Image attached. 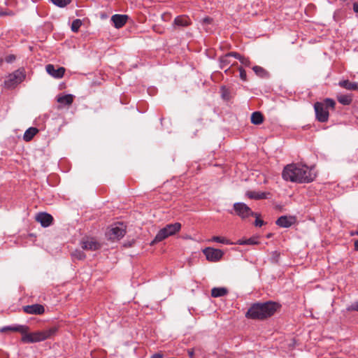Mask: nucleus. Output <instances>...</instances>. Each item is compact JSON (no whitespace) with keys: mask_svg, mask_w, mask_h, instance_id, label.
I'll return each mask as SVG.
<instances>
[{"mask_svg":"<svg viewBox=\"0 0 358 358\" xmlns=\"http://www.w3.org/2000/svg\"><path fill=\"white\" fill-rule=\"evenodd\" d=\"M248 198L252 199H266V193L255 191H249L246 193Z\"/></svg>","mask_w":358,"mask_h":358,"instance_id":"obj_22","label":"nucleus"},{"mask_svg":"<svg viewBox=\"0 0 358 358\" xmlns=\"http://www.w3.org/2000/svg\"><path fill=\"white\" fill-rule=\"evenodd\" d=\"M354 250L355 251H358V239L355 241L354 243Z\"/></svg>","mask_w":358,"mask_h":358,"instance_id":"obj_43","label":"nucleus"},{"mask_svg":"<svg viewBox=\"0 0 358 358\" xmlns=\"http://www.w3.org/2000/svg\"><path fill=\"white\" fill-rule=\"evenodd\" d=\"M15 59H16V57L14 55H9L6 57L5 61L7 63H12L15 60Z\"/></svg>","mask_w":358,"mask_h":358,"instance_id":"obj_37","label":"nucleus"},{"mask_svg":"<svg viewBox=\"0 0 358 358\" xmlns=\"http://www.w3.org/2000/svg\"><path fill=\"white\" fill-rule=\"evenodd\" d=\"M23 310L27 314L42 315L45 312V308L43 305L36 303L23 306Z\"/></svg>","mask_w":358,"mask_h":358,"instance_id":"obj_12","label":"nucleus"},{"mask_svg":"<svg viewBox=\"0 0 358 358\" xmlns=\"http://www.w3.org/2000/svg\"><path fill=\"white\" fill-rule=\"evenodd\" d=\"M252 70L255 74L260 78H266L268 76L267 71L259 66H253Z\"/></svg>","mask_w":358,"mask_h":358,"instance_id":"obj_27","label":"nucleus"},{"mask_svg":"<svg viewBox=\"0 0 358 358\" xmlns=\"http://www.w3.org/2000/svg\"><path fill=\"white\" fill-rule=\"evenodd\" d=\"M238 56V53L236 52H229L219 58L220 62V68L221 69H224L227 67L225 70L226 73H228L231 71V66H234L236 64V62H232L231 57L236 59V57Z\"/></svg>","mask_w":358,"mask_h":358,"instance_id":"obj_7","label":"nucleus"},{"mask_svg":"<svg viewBox=\"0 0 358 358\" xmlns=\"http://www.w3.org/2000/svg\"><path fill=\"white\" fill-rule=\"evenodd\" d=\"M228 294V289L225 287H214L211 289V296L214 298L221 297Z\"/></svg>","mask_w":358,"mask_h":358,"instance_id":"obj_21","label":"nucleus"},{"mask_svg":"<svg viewBox=\"0 0 358 358\" xmlns=\"http://www.w3.org/2000/svg\"><path fill=\"white\" fill-rule=\"evenodd\" d=\"M356 235H358V230L355 232Z\"/></svg>","mask_w":358,"mask_h":358,"instance_id":"obj_45","label":"nucleus"},{"mask_svg":"<svg viewBox=\"0 0 358 358\" xmlns=\"http://www.w3.org/2000/svg\"><path fill=\"white\" fill-rule=\"evenodd\" d=\"M207 260L210 262H218L222 257L224 253L220 249L206 248L203 250Z\"/></svg>","mask_w":358,"mask_h":358,"instance_id":"obj_10","label":"nucleus"},{"mask_svg":"<svg viewBox=\"0 0 358 358\" xmlns=\"http://www.w3.org/2000/svg\"><path fill=\"white\" fill-rule=\"evenodd\" d=\"M38 132V129L36 127H29L27 129L23 136V139L26 142H29L33 139L34 136Z\"/></svg>","mask_w":358,"mask_h":358,"instance_id":"obj_20","label":"nucleus"},{"mask_svg":"<svg viewBox=\"0 0 358 358\" xmlns=\"http://www.w3.org/2000/svg\"><path fill=\"white\" fill-rule=\"evenodd\" d=\"M45 69L48 74L57 79L62 78L65 73V69L64 67H59L56 69L55 66L50 64L46 65Z\"/></svg>","mask_w":358,"mask_h":358,"instance_id":"obj_13","label":"nucleus"},{"mask_svg":"<svg viewBox=\"0 0 358 358\" xmlns=\"http://www.w3.org/2000/svg\"><path fill=\"white\" fill-rule=\"evenodd\" d=\"M192 21L190 18L185 15L177 16L172 24L173 28L176 29L180 27H187L191 25Z\"/></svg>","mask_w":358,"mask_h":358,"instance_id":"obj_11","label":"nucleus"},{"mask_svg":"<svg viewBox=\"0 0 358 358\" xmlns=\"http://www.w3.org/2000/svg\"><path fill=\"white\" fill-rule=\"evenodd\" d=\"M81 247L84 250L94 251L99 249L101 245L94 238H87L85 240H83Z\"/></svg>","mask_w":358,"mask_h":358,"instance_id":"obj_16","label":"nucleus"},{"mask_svg":"<svg viewBox=\"0 0 358 358\" xmlns=\"http://www.w3.org/2000/svg\"><path fill=\"white\" fill-rule=\"evenodd\" d=\"M150 358H163V355L161 353H156L151 356Z\"/></svg>","mask_w":358,"mask_h":358,"instance_id":"obj_41","label":"nucleus"},{"mask_svg":"<svg viewBox=\"0 0 358 358\" xmlns=\"http://www.w3.org/2000/svg\"><path fill=\"white\" fill-rule=\"evenodd\" d=\"M212 241H214V242H217V243H228L229 241L223 238V237H220V236H213L212 238Z\"/></svg>","mask_w":358,"mask_h":358,"instance_id":"obj_34","label":"nucleus"},{"mask_svg":"<svg viewBox=\"0 0 358 358\" xmlns=\"http://www.w3.org/2000/svg\"><path fill=\"white\" fill-rule=\"evenodd\" d=\"M82 25V22L79 19H76L72 22L71 24V30L73 32H78L80 26Z\"/></svg>","mask_w":358,"mask_h":358,"instance_id":"obj_32","label":"nucleus"},{"mask_svg":"<svg viewBox=\"0 0 358 358\" xmlns=\"http://www.w3.org/2000/svg\"><path fill=\"white\" fill-rule=\"evenodd\" d=\"M50 1L58 7L64 8L69 5L71 0H50Z\"/></svg>","mask_w":358,"mask_h":358,"instance_id":"obj_31","label":"nucleus"},{"mask_svg":"<svg viewBox=\"0 0 358 358\" xmlns=\"http://www.w3.org/2000/svg\"><path fill=\"white\" fill-rule=\"evenodd\" d=\"M338 101L343 105H350L352 101V96L350 94H341L338 96Z\"/></svg>","mask_w":358,"mask_h":358,"instance_id":"obj_26","label":"nucleus"},{"mask_svg":"<svg viewBox=\"0 0 358 358\" xmlns=\"http://www.w3.org/2000/svg\"><path fill=\"white\" fill-rule=\"evenodd\" d=\"M36 220L40 222L42 227H48L52 224L53 217L47 213H39L36 216Z\"/></svg>","mask_w":358,"mask_h":358,"instance_id":"obj_15","label":"nucleus"},{"mask_svg":"<svg viewBox=\"0 0 358 358\" xmlns=\"http://www.w3.org/2000/svg\"><path fill=\"white\" fill-rule=\"evenodd\" d=\"M213 18L210 17H206L201 20V24L203 26V28L207 31V32H211L212 31V24H213Z\"/></svg>","mask_w":358,"mask_h":358,"instance_id":"obj_24","label":"nucleus"},{"mask_svg":"<svg viewBox=\"0 0 358 358\" xmlns=\"http://www.w3.org/2000/svg\"><path fill=\"white\" fill-rule=\"evenodd\" d=\"M125 226L122 223H119L112 226L107 235L110 240H119L125 235Z\"/></svg>","mask_w":358,"mask_h":358,"instance_id":"obj_8","label":"nucleus"},{"mask_svg":"<svg viewBox=\"0 0 358 358\" xmlns=\"http://www.w3.org/2000/svg\"><path fill=\"white\" fill-rule=\"evenodd\" d=\"M256 217V220L255 221V225L256 227H262V225H264V222L262 220H260L258 217H257V215L255 216Z\"/></svg>","mask_w":358,"mask_h":358,"instance_id":"obj_38","label":"nucleus"},{"mask_svg":"<svg viewBox=\"0 0 358 358\" xmlns=\"http://www.w3.org/2000/svg\"><path fill=\"white\" fill-rule=\"evenodd\" d=\"M72 258L77 260H83L85 259L86 255L83 251L80 250H76L71 253Z\"/></svg>","mask_w":358,"mask_h":358,"instance_id":"obj_29","label":"nucleus"},{"mask_svg":"<svg viewBox=\"0 0 358 358\" xmlns=\"http://www.w3.org/2000/svg\"><path fill=\"white\" fill-rule=\"evenodd\" d=\"M349 309L358 311V301L352 303Z\"/></svg>","mask_w":358,"mask_h":358,"instance_id":"obj_39","label":"nucleus"},{"mask_svg":"<svg viewBox=\"0 0 358 358\" xmlns=\"http://www.w3.org/2000/svg\"><path fill=\"white\" fill-rule=\"evenodd\" d=\"M238 70H239V73H240V78L243 81H246L247 80V75H246L245 71L242 67H239Z\"/></svg>","mask_w":358,"mask_h":358,"instance_id":"obj_35","label":"nucleus"},{"mask_svg":"<svg viewBox=\"0 0 358 358\" xmlns=\"http://www.w3.org/2000/svg\"><path fill=\"white\" fill-rule=\"evenodd\" d=\"M222 96L224 99H229V91L225 88V87H222Z\"/></svg>","mask_w":358,"mask_h":358,"instance_id":"obj_36","label":"nucleus"},{"mask_svg":"<svg viewBox=\"0 0 358 358\" xmlns=\"http://www.w3.org/2000/svg\"><path fill=\"white\" fill-rule=\"evenodd\" d=\"M236 59H238L240 62L244 66H250V62L248 58L244 57L238 53V56L236 57Z\"/></svg>","mask_w":358,"mask_h":358,"instance_id":"obj_33","label":"nucleus"},{"mask_svg":"<svg viewBox=\"0 0 358 358\" xmlns=\"http://www.w3.org/2000/svg\"><path fill=\"white\" fill-rule=\"evenodd\" d=\"M264 117L262 113L256 111L252 113L251 122L254 124L258 125L263 122Z\"/></svg>","mask_w":358,"mask_h":358,"instance_id":"obj_25","label":"nucleus"},{"mask_svg":"<svg viewBox=\"0 0 358 358\" xmlns=\"http://www.w3.org/2000/svg\"><path fill=\"white\" fill-rule=\"evenodd\" d=\"M57 331L56 327H50L43 331H38L32 333H22L21 341L24 343H34L45 341L51 338Z\"/></svg>","mask_w":358,"mask_h":358,"instance_id":"obj_3","label":"nucleus"},{"mask_svg":"<svg viewBox=\"0 0 358 358\" xmlns=\"http://www.w3.org/2000/svg\"><path fill=\"white\" fill-rule=\"evenodd\" d=\"M57 102L59 103L69 106L71 105L73 101V95L72 94H66L63 96H60L57 97Z\"/></svg>","mask_w":358,"mask_h":358,"instance_id":"obj_23","label":"nucleus"},{"mask_svg":"<svg viewBox=\"0 0 358 358\" xmlns=\"http://www.w3.org/2000/svg\"><path fill=\"white\" fill-rule=\"evenodd\" d=\"M4 15H5V13H3V12H0V16Z\"/></svg>","mask_w":358,"mask_h":358,"instance_id":"obj_44","label":"nucleus"},{"mask_svg":"<svg viewBox=\"0 0 358 358\" xmlns=\"http://www.w3.org/2000/svg\"><path fill=\"white\" fill-rule=\"evenodd\" d=\"M314 109L317 120L320 122H327L328 121L329 113L322 102H316L314 104Z\"/></svg>","mask_w":358,"mask_h":358,"instance_id":"obj_9","label":"nucleus"},{"mask_svg":"<svg viewBox=\"0 0 358 358\" xmlns=\"http://www.w3.org/2000/svg\"><path fill=\"white\" fill-rule=\"evenodd\" d=\"M353 10L355 13H358V3H353Z\"/></svg>","mask_w":358,"mask_h":358,"instance_id":"obj_42","label":"nucleus"},{"mask_svg":"<svg viewBox=\"0 0 358 358\" xmlns=\"http://www.w3.org/2000/svg\"><path fill=\"white\" fill-rule=\"evenodd\" d=\"M234 210L236 214L242 219L257 215V213H254L248 206L241 202L235 203L234 204Z\"/></svg>","mask_w":358,"mask_h":358,"instance_id":"obj_6","label":"nucleus"},{"mask_svg":"<svg viewBox=\"0 0 358 358\" xmlns=\"http://www.w3.org/2000/svg\"><path fill=\"white\" fill-rule=\"evenodd\" d=\"M181 229V224L179 222H175L173 224H169L164 228L161 229L154 240L151 242V245L159 243L168 238L169 236H173L178 232Z\"/></svg>","mask_w":358,"mask_h":358,"instance_id":"obj_4","label":"nucleus"},{"mask_svg":"<svg viewBox=\"0 0 358 358\" xmlns=\"http://www.w3.org/2000/svg\"><path fill=\"white\" fill-rule=\"evenodd\" d=\"M296 222V218L294 216H280L276 221L275 224L283 228H288L293 225Z\"/></svg>","mask_w":358,"mask_h":358,"instance_id":"obj_14","label":"nucleus"},{"mask_svg":"<svg viewBox=\"0 0 358 358\" xmlns=\"http://www.w3.org/2000/svg\"><path fill=\"white\" fill-rule=\"evenodd\" d=\"M128 19L129 17L127 15L115 14L111 17V21L117 29L122 27L127 23Z\"/></svg>","mask_w":358,"mask_h":358,"instance_id":"obj_18","label":"nucleus"},{"mask_svg":"<svg viewBox=\"0 0 358 358\" xmlns=\"http://www.w3.org/2000/svg\"><path fill=\"white\" fill-rule=\"evenodd\" d=\"M187 352L189 358H194V351L193 349H189Z\"/></svg>","mask_w":358,"mask_h":358,"instance_id":"obj_40","label":"nucleus"},{"mask_svg":"<svg viewBox=\"0 0 358 358\" xmlns=\"http://www.w3.org/2000/svg\"><path fill=\"white\" fill-rule=\"evenodd\" d=\"M280 305L272 301L252 303L245 313V317L251 320H264L273 316Z\"/></svg>","mask_w":358,"mask_h":358,"instance_id":"obj_2","label":"nucleus"},{"mask_svg":"<svg viewBox=\"0 0 358 358\" xmlns=\"http://www.w3.org/2000/svg\"><path fill=\"white\" fill-rule=\"evenodd\" d=\"M285 180L297 183H309L316 178V174L306 165L292 164L287 165L282 173Z\"/></svg>","mask_w":358,"mask_h":358,"instance_id":"obj_1","label":"nucleus"},{"mask_svg":"<svg viewBox=\"0 0 358 358\" xmlns=\"http://www.w3.org/2000/svg\"><path fill=\"white\" fill-rule=\"evenodd\" d=\"M323 106H325L326 109L329 111V109H334L336 105V102L331 99H326L322 102Z\"/></svg>","mask_w":358,"mask_h":358,"instance_id":"obj_30","label":"nucleus"},{"mask_svg":"<svg viewBox=\"0 0 358 358\" xmlns=\"http://www.w3.org/2000/svg\"><path fill=\"white\" fill-rule=\"evenodd\" d=\"M25 75L23 71L18 69L9 74L4 81V85L7 88H12L20 83L24 79Z\"/></svg>","mask_w":358,"mask_h":358,"instance_id":"obj_5","label":"nucleus"},{"mask_svg":"<svg viewBox=\"0 0 358 358\" xmlns=\"http://www.w3.org/2000/svg\"><path fill=\"white\" fill-rule=\"evenodd\" d=\"M338 85L343 88L348 90H350V91L358 90V83L350 82L348 80H341L338 83Z\"/></svg>","mask_w":358,"mask_h":358,"instance_id":"obj_19","label":"nucleus"},{"mask_svg":"<svg viewBox=\"0 0 358 358\" xmlns=\"http://www.w3.org/2000/svg\"><path fill=\"white\" fill-rule=\"evenodd\" d=\"M29 328L28 326L22 324H15L13 326H5L0 329V332L4 333L8 331L20 332V334L29 331Z\"/></svg>","mask_w":358,"mask_h":358,"instance_id":"obj_17","label":"nucleus"},{"mask_svg":"<svg viewBox=\"0 0 358 358\" xmlns=\"http://www.w3.org/2000/svg\"><path fill=\"white\" fill-rule=\"evenodd\" d=\"M239 245H257L259 243L257 237H251L244 240H239L238 241Z\"/></svg>","mask_w":358,"mask_h":358,"instance_id":"obj_28","label":"nucleus"}]
</instances>
